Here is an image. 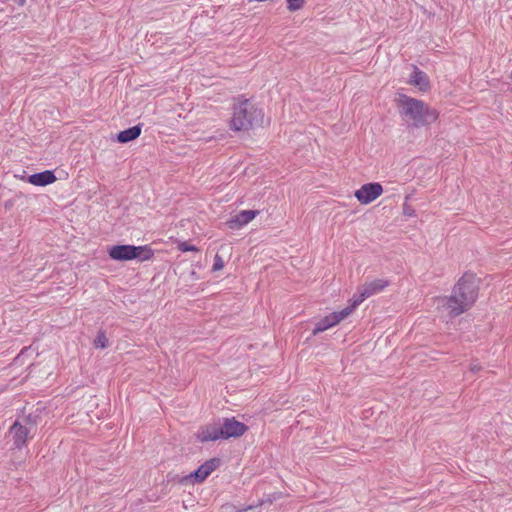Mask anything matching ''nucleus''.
<instances>
[{
  "label": "nucleus",
  "instance_id": "obj_1",
  "mask_svg": "<svg viewBox=\"0 0 512 512\" xmlns=\"http://www.w3.org/2000/svg\"><path fill=\"white\" fill-rule=\"evenodd\" d=\"M480 283V278L474 272H464L455 283L451 295L439 297L438 303L450 316H459L471 309L476 303Z\"/></svg>",
  "mask_w": 512,
  "mask_h": 512
},
{
  "label": "nucleus",
  "instance_id": "obj_2",
  "mask_svg": "<svg viewBox=\"0 0 512 512\" xmlns=\"http://www.w3.org/2000/svg\"><path fill=\"white\" fill-rule=\"evenodd\" d=\"M269 123L264 108L252 99L239 96L233 100L232 114L228 121L231 131L248 132L254 128H263Z\"/></svg>",
  "mask_w": 512,
  "mask_h": 512
},
{
  "label": "nucleus",
  "instance_id": "obj_3",
  "mask_svg": "<svg viewBox=\"0 0 512 512\" xmlns=\"http://www.w3.org/2000/svg\"><path fill=\"white\" fill-rule=\"evenodd\" d=\"M396 102L403 120L415 128L428 127L439 119V111L422 100L401 94Z\"/></svg>",
  "mask_w": 512,
  "mask_h": 512
},
{
  "label": "nucleus",
  "instance_id": "obj_4",
  "mask_svg": "<svg viewBox=\"0 0 512 512\" xmlns=\"http://www.w3.org/2000/svg\"><path fill=\"white\" fill-rule=\"evenodd\" d=\"M108 255L115 261H149L154 256V251L149 245H114L108 249Z\"/></svg>",
  "mask_w": 512,
  "mask_h": 512
},
{
  "label": "nucleus",
  "instance_id": "obj_5",
  "mask_svg": "<svg viewBox=\"0 0 512 512\" xmlns=\"http://www.w3.org/2000/svg\"><path fill=\"white\" fill-rule=\"evenodd\" d=\"M37 423L33 418H17L10 427V434L17 448L25 445L28 437H32Z\"/></svg>",
  "mask_w": 512,
  "mask_h": 512
},
{
  "label": "nucleus",
  "instance_id": "obj_6",
  "mask_svg": "<svg viewBox=\"0 0 512 512\" xmlns=\"http://www.w3.org/2000/svg\"><path fill=\"white\" fill-rule=\"evenodd\" d=\"M383 192V186L379 182H369L356 189L354 197L361 205H369L378 199Z\"/></svg>",
  "mask_w": 512,
  "mask_h": 512
},
{
  "label": "nucleus",
  "instance_id": "obj_7",
  "mask_svg": "<svg viewBox=\"0 0 512 512\" xmlns=\"http://www.w3.org/2000/svg\"><path fill=\"white\" fill-rule=\"evenodd\" d=\"M389 285L390 282L387 279H374L372 281L366 282L359 289V296L355 299H352L350 302L356 309L365 299L382 292Z\"/></svg>",
  "mask_w": 512,
  "mask_h": 512
},
{
  "label": "nucleus",
  "instance_id": "obj_8",
  "mask_svg": "<svg viewBox=\"0 0 512 512\" xmlns=\"http://www.w3.org/2000/svg\"><path fill=\"white\" fill-rule=\"evenodd\" d=\"M355 307H353L352 303L346 308L338 312H332L329 315H326L319 322L316 323L315 328L313 329V335H317L321 332H324L337 324H339L343 319L348 317L353 311Z\"/></svg>",
  "mask_w": 512,
  "mask_h": 512
},
{
  "label": "nucleus",
  "instance_id": "obj_9",
  "mask_svg": "<svg viewBox=\"0 0 512 512\" xmlns=\"http://www.w3.org/2000/svg\"><path fill=\"white\" fill-rule=\"evenodd\" d=\"M221 460L219 458H211L204 462L199 468L189 474L188 476L181 479V482H187L194 480L195 482H203L216 468L220 466Z\"/></svg>",
  "mask_w": 512,
  "mask_h": 512
},
{
  "label": "nucleus",
  "instance_id": "obj_10",
  "mask_svg": "<svg viewBox=\"0 0 512 512\" xmlns=\"http://www.w3.org/2000/svg\"><path fill=\"white\" fill-rule=\"evenodd\" d=\"M259 214L257 210H242L231 217L226 225L228 228L232 230H237L243 228L245 225L253 221L256 216Z\"/></svg>",
  "mask_w": 512,
  "mask_h": 512
},
{
  "label": "nucleus",
  "instance_id": "obj_11",
  "mask_svg": "<svg viewBox=\"0 0 512 512\" xmlns=\"http://www.w3.org/2000/svg\"><path fill=\"white\" fill-rule=\"evenodd\" d=\"M246 430L247 426L245 424L236 421L235 418H227L223 426H221L222 439L240 437L246 432Z\"/></svg>",
  "mask_w": 512,
  "mask_h": 512
},
{
  "label": "nucleus",
  "instance_id": "obj_12",
  "mask_svg": "<svg viewBox=\"0 0 512 512\" xmlns=\"http://www.w3.org/2000/svg\"><path fill=\"white\" fill-rule=\"evenodd\" d=\"M408 84L417 88L420 92L426 93L430 90V80L428 75L414 67L409 77Z\"/></svg>",
  "mask_w": 512,
  "mask_h": 512
},
{
  "label": "nucleus",
  "instance_id": "obj_13",
  "mask_svg": "<svg viewBox=\"0 0 512 512\" xmlns=\"http://www.w3.org/2000/svg\"><path fill=\"white\" fill-rule=\"evenodd\" d=\"M221 433V427L216 425H207L198 430L196 437L200 442L216 441L218 439H222Z\"/></svg>",
  "mask_w": 512,
  "mask_h": 512
},
{
  "label": "nucleus",
  "instance_id": "obj_14",
  "mask_svg": "<svg viewBox=\"0 0 512 512\" xmlns=\"http://www.w3.org/2000/svg\"><path fill=\"white\" fill-rule=\"evenodd\" d=\"M57 180L53 171L46 170L40 173L32 174L28 177V183L34 186H47L54 183Z\"/></svg>",
  "mask_w": 512,
  "mask_h": 512
},
{
  "label": "nucleus",
  "instance_id": "obj_15",
  "mask_svg": "<svg viewBox=\"0 0 512 512\" xmlns=\"http://www.w3.org/2000/svg\"><path fill=\"white\" fill-rule=\"evenodd\" d=\"M141 134V127L140 125L133 126L131 128H128L124 131H121L117 135V140L120 143H128L130 141H133L137 139Z\"/></svg>",
  "mask_w": 512,
  "mask_h": 512
},
{
  "label": "nucleus",
  "instance_id": "obj_16",
  "mask_svg": "<svg viewBox=\"0 0 512 512\" xmlns=\"http://www.w3.org/2000/svg\"><path fill=\"white\" fill-rule=\"evenodd\" d=\"M287 1V9L290 12H295L303 8L305 4V0H286Z\"/></svg>",
  "mask_w": 512,
  "mask_h": 512
},
{
  "label": "nucleus",
  "instance_id": "obj_17",
  "mask_svg": "<svg viewBox=\"0 0 512 512\" xmlns=\"http://www.w3.org/2000/svg\"><path fill=\"white\" fill-rule=\"evenodd\" d=\"M178 249L181 251V252H189V251H192V252H197L198 251V248L194 245H191L189 244L188 242H180L178 244Z\"/></svg>",
  "mask_w": 512,
  "mask_h": 512
},
{
  "label": "nucleus",
  "instance_id": "obj_18",
  "mask_svg": "<svg viewBox=\"0 0 512 512\" xmlns=\"http://www.w3.org/2000/svg\"><path fill=\"white\" fill-rule=\"evenodd\" d=\"M107 342H108V340H107L106 336L103 333H101L95 339L94 345L96 348H105L107 346Z\"/></svg>",
  "mask_w": 512,
  "mask_h": 512
},
{
  "label": "nucleus",
  "instance_id": "obj_19",
  "mask_svg": "<svg viewBox=\"0 0 512 512\" xmlns=\"http://www.w3.org/2000/svg\"><path fill=\"white\" fill-rule=\"evenodd\" d=\"M223 267H224V261H223L222 257L219 256L218 254L215 255L212 270L219 271V270H222Z\"/></svg>",
  "mask_w": 512,
  "mask_h": 512
},
{
  "label": "nucleus",
  "instance_id": "obj_20",
  "mask_svg": "<svg viewBox=\"0 0 512 512\" xmlns=\"http://www.w3.org/2000/svg\"><path fill=\"white\" fill-rule=\"evenodd\" d=\"M469 370L473 373H477L482 370V366L479 363H472L469 366Z\"/></svg>",
  "mask_w": 512,
  "mask_h": 512
},
{
  "label": "nucleus",
  "instance_id": "obj_21",
  "mask_svg": "<svg viewBox=\"0 0 512 512\" xmlns=\"http://www.w3.org/2000/svg\"><path fill=\"white\" fill-rule=\"evenodd\" d=\"M263 503H264V501H261V502H260V504H259V505H257V506H252V505L247 506L246 508H244V509L240 510L239 512H245V511H248V510L256 509V508H258L259 506H261Z\"/></svg>",
  "mask_w": 512,
  "mask_h": 512
},
{
  "label": "nucleus",
  "instance_id": "obj_22",
  "mask_svg": "<svg viewBox=\"0 0 512 512\" xmlns=\"http://www.w3.org/2000/svg\"><path fill=\"white\" fill-rule=\"evenodd\" d=\"M17 3H18L20 6H23V5L26 3V0H17Z\"/></svg>",
  "mask_w": 512,
  "mask_h": 512
}]
</instances>
